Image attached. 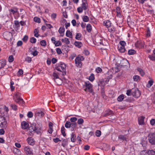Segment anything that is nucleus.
Masks as SVG:
<instances>
[{
  "mask_svg": "<svg viewBox=\"0 0 155 155\" xmlns=\"http://www.w3.org/2000/svg\"><path fill=\"white\" fill-rule=\"evenodd\" d=\"M148 137L149 143L152 145H155V134L149 133L148 135Z\"/></svg>",
  "mask_w": 155,
  "mask_h": 155,
  "instance_id": "obj_1",
  "label": "nucleus"
},
{
  "mask_svg": "<svg viewBox=\"0 0 155 155\" xmlns=\"http://www.w3.org/2000/svg\"><path fill=\"white\" fill-rule=\"evenodd\" d=\"M85 85L86 88L84 89V90L86 91H89L90 93H92V94L93 95L94 92H93V90L92 89V85L89 81L85 82Z\"/></svg>",
  "mask_w": 155,
  "mask_h": 155,
  "instance_id": "obj_2",
  "label": "nucleus"
},
{
  "mask_svg": "<svg viewBox=\"0 0 155 155\" xmlns=\"http://www.w3.org/2000/svg\"><path fill=\"white\" fill-rule=\"evenodd\" d=\"M84 58L83 56L79 55L77 57L75 60V63L78 67H81L82 66L81 61H83Z\"/></svg>",
  "mask_w": 155,
  "mask_h": 155,
  "instance_id": "obj_3",
  "label": "nucleus"
},
{
  "mask_svg": "<svg viewBox=\"0 0 155 155\" xmlns=\"http://www.w3.org/2000/svg\"><path fill=\"white\" fill-rule=\"evenodd\" d=\"M140 155H155V151L153 150H143L140 153Z\"/></svg>",
  "mask_w": 155,
  "mask_h": 155,
  "instance_id": "obj_4",
  "label": "nucleus"
},
{
  "mask_svg": "<svg viewBox=\"0 0 155 155\" xmlns=\"http://www.w3.org/2000/svg\"><path fill=\"white\" fill-rule=\"evenodd\" d=\"M0 126L5 129L7 127V123L4 117L0 116Z\"/></svg>",
  "mask_w": 155,
  "mask_h": 155,
  "instance_id": "obj_5",
  "label": "nucleus"
},
{
  "mask_svg": "<svg viewBox=\"0 0 155 155\" xmlns=\"http://www.w3.org/2000/svg\"><path fill=\"white\" fill-rule=\"evenodd\" d=\"M3 36L4 38L8 41L11 40L12 39V35L11 32L9 31H6L4 32Z\"/></svg>",
  "mask_w": 155,
  "mask_h": 155,
  "instance_id": "obj_6",
  "label": "nucleus"
},
{
  "mask_svg": "<svg viewBox=\"0 0 155 155\" xmlns=\"http://www.w3.org/2000/svg\"><path fill=\"white\" fill-rule=\"evenodd\" d=\"M20 93L17 92L15 94V95L13 96L14 100L16 103H19L21 101L22 103L24 102L23 99L20 98Z\"/></svg>",
  "mask_w": 155,
  "mask_h": 155,
  "instance_id": "obj_7",
  "label": "nucleus"
},
{
  "mask_svg": "<svg viewBox=\"0 0 155 155\" xmlns=\"http://www.w3.org/2000/svg\"><path fill=\"white\" fill-rule=\"evenodd\" d=\"M132 95L136 98H138L141 95L140 91L137 88L132 89Z\"/></svg>",
  "mask_w": 155,
  "mask_h": 155,
  "instance_id": "obj_8",
  "label": "nucleus"
},
{
  "mask_svg": "<svg viewBox=\"0 0 155 155\" xmlns=\"http://www.w3.org/2000/svg\"><path fill=\"white\" fill-rule=\"evenodd\" d=\"M59 66H60V67L62 70V75L63 76H64L66 74V72L65 71L66 66L65 64L64 63H61Z\"/></svg>",
  "mask_w": 155,
  "mask_h": 155,
  "instance_id": "obj_9",
  "label": "nucleus"
},
{
  "mask_svg": "<svg viewBox=\"0 0 155 155\" xmlns=\"http://www.w3.org/2000/svg\"><path fill=\"white\" fill-rule=\"evenodd\" d=\"M24 150L27 155H33L32 150L29 147H25Z\"/></svg>",
  "mask_w": 155,
  "mask_h": 155,
  "instance_id": "obj_10",
  "label": "nucleus"
},
{
  "mask_svg": "<svg viewBox=\"0 0 155 155\" xmlns=\"http://www.w3.org/2000/svg\"><path fill=\"white\" fill-rule=\"evenodd\" d=\"M145 118V117L143 116H141L138 118V124L139 125H143L144 124V120Z\"/></svg>",
  "mask_w": 155,
  "mask_h": 155,
  "instance_id": "obj_11",
  "label": "nucleus"
},
{
  "mask_svg": "<svg viewBox=\"0 0 155 155\" xmlns=\"http://www.w3.org/2000/svg\"><path fill=\"white\" fill-rule=\"evenodd\" d=\"M27 140L30 145L33 146L35 144V141L34 140L33 138L32 137L28 138Z\"/></svg>",
  "mask_w": 155,
  "mask_h": 155,
  "instance_id": "obj_12",
  "label": "nucleus"
},
{
  "mask_svg": "<svg viewBox=\"0 0 155 155\" xmlns=\"http://www.w3.org/2000/svg\"><path fill=\"white\" fill-rule=\"evenodd\" d=\"M41 127L39 125H36L34 131H35L37 134L41 133Z\"/></svg>",
  "mask_w": 155,
  "mask_h": 155,
  "instance_id": "obj_13",
  "label": "nucleus"
},
{
  "mask_svg": "<svg viewBox=\"0 0 155 155\" xmlns=\"http://www.w3.org/2000/svg\"><path fill=\"white\" fill-rule=\"evenodd\" d=\"M21 126L22 129H26L28 128L29 126L28 124L25 121H23L21 123Z\"/></svg>",
  "mask_w": 155,
  "mask_h": 155,
  "instance_id": "obj_14",
  "label": "nucleus"
},
{
  "mask_svg": "<svg viewBox=\"0 0 155 155\" xmlns=\"http://www.w3.org/2000/svg\"><path fill=\"white\" fill-rule=\"evenodd\" d=\"M65 31L64 28V26L61 27L58 30V32L61 34V36H63Z\"/></svg>",
  "mask_w": 155,
  "mask_h": 155,
  "instance_id": "obj_15",
  "label": "nucleus"
},
{
  "mask_svg": "<svg viewBox=\"0 0 155 155\" xmlns=\"http://www.w3.org/2000/svg\"><path fill=\"white\" fill-rule=\"evenodd\" d=\"M113 114V111L110 110H107L105 111L104 116L107 117L110 115H112Z\"/></svg>",
  "mask_w": 155,
  "mask_h": 155,
  "instance_id": "obj_16",
  "label": "nucleus"
},
{
  "mask_svg": "<svg viewBox=\"0 0 155 155\" xmlns=\"http://www.w3.org/2000/svg\"><path fill=\"white\" fill-rule=\"evenodd\" d=\"M36 124L35 123H33L31 125L30 127H29V129L30 131L31 132L34 131L35 129V128Z\"/></svg>",
  "mask_w": 155,
  "mask_h": 155,
  "instance_id": "obj_17",
  "label": "nucleus"
},
{
  "mask_svg": "<svg viewBox=\"0 0 155 155\" xmlns=\"http://www.w3.org/2000/svg\"><path fill=\"white\" fill-rule=\"evenodd\" d=\"M111 24L110 21L108 20L104 22V25L107 28H109V27L111 25Z\"/></svg>",
  "mask_w": 155,
  "mask_h": 155,
  "instance_id": "obj_18",
  "label": "nucleus"
},
{
  "mask_svg": "<svg viewBox=\"0 0 155 155\" xmlns=\"http://www.w3.org/2000/svg\"><path fill=\"white\" fill-rule=\"evenodd\" d=\"M0 64L2 67L4 68L6 64V62L5 60L2 59L0 60Z\"/></svg>",
  "mask_w": 155,
  "mask_h": 155,
  "instance_id": "obj_19",
  "label": "nucleus"
},
{
  "mask_svg": "<svg viewBox=\"0 0 155 155\" xmlns=\"http://www.w3.org/2000/svg\"><path fill=\"white\" fill-rule=\"evenodd\" d=\"M87 3L85 2H82L81 6V7L83 10H86L87 8Z\"/></svg>",
  "mask_w": 155,
  "mask_h": 155,
  "instance_id": "obj_20",
  "label": "nucleus"
},
{
  "mask_svg": "<svg viewBox=\"0 0 155 155\" xmlns=\"http://www.w3.org/2000/svg\"><path fill=\"white\" fill-rule=\"evenodd\" d=\"M74 44L78 48H81L82 46V44L80 41H75Z\"/></svg>",
  "mask_w": 155,
  "mask_h": 155,
  "instance_id": "obj_21",
  "label": "nucleus"
},
{
  "mask_svg": "<svg viewBox=\"0 0 155 155\" xmlns=\"http://www.w3.org/2000/svg\"><path fill=\"white\" fill-rule=\"evenodd\" d=\"M153 83V79H150V80L148 81V83L147 85V87L149 88H150L151 86L152 85Z\"/></svg>",
  "mask_w": 155,
  "mask_h": 155,
  "instance_id": "obj_22",
  "label": "nucleus"
},
{
  "mask_svg": "<svg viewBox=\"0 0 155 155\" xmlns=\"http://www.w3.org/2000/svg\"><path fill=\"white\" fill-rule=\"evenodd\" d=\"M118 138L123 141H126L127 138V136L126 135H120L118 136Z\"/></svg>",
  "mask_w": 155,
  "mask_h": 155,
  "instance_id": "obj_23",
  "label": "nucleus"
},
{
  "mask_svg": "<svg viewBox=\"0 0 155 155\" xmlns=\"http://www.w3.org/2000/svg\"><path fill=\"white\" fill-rule=\"evenodd\" d=\"M66 35L68 37L71 38H72V34L71 32H70V31L67 30V31L66 33Z\"/></svg>",
  "mask_w": 155,
  "mask_h": 155,
  "instance_id": "obj_24",
  "label": "nucleus"
},
{
  "mask_svg": "<svg viewBox=\"0 0 155 155\" xmlns=\"http://www.w3.org/2000/svg\"><path fill=\"white\" fill-rule=\"evenodd\" d=\"M13 151L14 153L16 154L17 155H20L21 154V152L19 149L17 148H15L14 149Z\"/></svg>",
  "mask_w": 155,
  "mask_h": 155,
  "instance_id": "obj_25",
  "label": "nucleus"
},
{
  "mask_svg": "<svg viewBox=\"0 0 155 155\" xmlns=\"http://www.w3.org/2000/svg\"><path fill=\"white\" fill-rule=\"evenodd\" d=\"M61 41L62 42H64L65 44L67 45L69 44L70 43V41L67 38H65L64 39H62Z\"/></svg>",
  "mask_w": 155,
  "mask_h": 155,
  "instance_id": "obj_26",
  "label": "nucleus"
},
{
  "mask_svg": "<svg viewBox=\"0 0 155 155\" xmlns=\"http://www.w3.org/2000/svg\"><path fill=\"white\" fill-rule=\"evenodd\" d=\"M86 29L88 32H90L92 30V27L90 24H87L86 26Z\"/></svg>",
  "mask_w": 155,
  "mask_h": 155,
  "instance_id": "obj_27",
  "label": "nucleus"
},
{
  "mask_svg": "<svg viewBox=\"0 0 155 155\" xmlns=\"http://www.w3.org/2000/svg\"><path fill=\"white\" fill-rule=\"evenodd\" d=\"M137 71L140 72V74L141 76H143L145 73L140 68H138L137 69Z\"/></svg>",
  "mask_w": 155,
  "mask_h": 155,
  "instance_id": "obj_28",
  "label": "nucleus"
},
{
  "mask_svg": "<svg viewBox=\"0 0 155 155\" xmlns=\"http://www.w3.org/2000/svg\"><path fill=\"white\" fill-rule=\"evenodd\" d=\"M77 126L76 123H72L71 124V127L73 128L72 131L74 130Z\"/></svg>",
  "mask_w": 155,
  "mask_h": 155,
  "instance_id": "obj_29",
  "label": "nucleus"
},
{
  "mask_svg": "<svg viewBox=\"0 0 155 155\" xmlns=\"http://www.w3.org/2000/svg\"><path fill=\"white\" fill-rule=\"evenodd\" d=\"M94 75L93 74H91L89 77V80L91 81H93L94 79Z\"/></svg>",
  "mask_w": 155,
  "mask_h": 155,
  "instance_id": "obj_30",
  "label": "nucleus"
},
{
  "mask_svg": "<svg viewBox=\"0 0 155 155\" xmlns=\"http://www.w3.org/2000/svg\"><path fill=\"white\" fill-rule=\"evenodd\" d=\"M118 48V50L120 52L123 53L125 51V49L124 46H120V47Z\"/></svg>",
  "mask_w": 155,
  "mask_h": 155,
  "instance_id": "obj_31",
  "label": "nucleus"
},
{
  "mask_svg": "<svg viewBox=\"0 0 155 155\" xmlns=\"http://www.w3.org/2000/svg\"><path fill=\"white\" fill-rule=\"evenodd\" d=\"M140 76L138 75H135L133 77V79L134 81H140Z\"/></svg>",
  "mask_w": 155,
  "mask_h": 155,
  "instance_id": "obj_32",
  "label": "nucleus"
},
{
  "mask_svg": "<svg viewBox=\"0 0 155 155\" xmlns=\"http://www.w3.org/2000/svg\"><path fill=\"white\" fill-rule=\"evenodd\" d=\"M124 97L123 94H122L119 96L117 98V100L119 101H121L124 99Z\"/></svg>",
  "mask_w": 155,
  "mask_h": 155,
  "instance_id": "obj_33",
  "label": "nucleus"
},
{
  "mask_svg": "<svg viewBox=\"0 0 155 155\" xmlns=\"http://www.w3.org/2000/svg\"><path fill=\"white\" fill-rule=\"evenodd\" d=\"M56 82L58 85H60L62 83V81L59 78L58 79L54 80Z\"/></svg>",
  "mask_w": 155,
  "mask_h": 155,
  "instance_id": "obj_34",
  "label": "nucleus"
},
{
  "mask_svg": "<svg viewBox=\"0 0 155 155\" xmlns=\"http://www.w3.org/2000/svg\"><path fill=\"white\" fill-rule=\"evenodd\" d=\"M83 20L85 22H87L89 20V18L87 16H85L83 18Z\"/></svg>",
  "mask_w": 155,
  "mask_h": 155,
  "instance_id": "obj_35",
  "label": "nucleus"
},
{
  "mask_svg": "<svg viewBox=\"0 0 155 155\" xmlns=\"http://www.w3.org/2000/svg\"><path fill=\"white\" fill-rule=\"evenodd\" d=\"M108 28V31L110 32L114 31L115 30V28L114 27L111 25H110V27H109V28Z\"/></svg>",
  "mask_w": 155,
  "mask_h": 155,
  "instance_id": "obj_36",
  "label": "nucleus"
},
{
  "mask_svg": "<svg viewBox=\"0 0 155 155\" xmlns=\"http://www.w3.org/2000/svg\"><path fill=\"white\" fill-rule=\"evenodd\" d=\"M136 51L133 49L130 50L128 51V54L130 55H132L135 53Z\"/></svg>",
  "mask_w": 155,
  "mask_h": 155,
  "instance_id": "obj_37",
  "label": "nucleus"
},
{
  "mask_svg": "<svg viewBox=\"0 0 155 155\" xmlns=\"http://www.w3.org/2000/svg\"><path fill=\"white\" fill-rule=\"evenodd\" d=\"M65 129L64 127H62L61 128V132L64 136H65L66 134L65 133Z\"/></svg>",
  "mask_w": 155,
  "mask_h": 155,
  "instance_id": "obj_38",
  "label": "nucleus"
},
{
  "mask_svg": "<svg viewBox=\"0 0 155 155\" xmlns=\"http://www.w3.org/2000/svg\"><path fill=\"white\" fill-rule=\"evenodd\" d=\"M71 123L69 121H67L65 124V126L66 128H69L71 127Z\"/></svg>",
  "mask_w": 155,
  "mask_h": 155,
  "instance_id": "obj_39",
  "label": "nucleus"
},
{
  "mask_svg": "<svg viewBox=\"0 0 155 155\" xmlns=\"http://www.w3.org/2000/svg\"><path fill=\"white\" fill-rule=\"evenodd\" d=\"M148 57L151 60L153 61L155 60V55L153 54L149 55Z\"/></svg>",
  "mask_w": 155,
  "mask_h": 155,
  "instance_id": "obj_40",
  "label": "nucleus"
},
{
  "mask_svg": "<svg viewBox=\"0 0 155 155\" xmlns=\"http://www.w3.org/2000/svg\"><path fill=\"white\" fill-rule=\"evenodd\" d=\"M37 114H38L39 117H43L44 115V113L41 111L38 112L37 113Z\"/></svg>",
  "mask_w": 155,
  "mask_h": 155,
  "instance_id": "obj_41",
  "label": "nucleus"
},
{
  "mask_svg": "<svg viewBox=\"0 0 155 155\" xmlns=\"http://www.w3.org/2000/svg\"><path fill=\"white\" fill-rule=\"evenodd\" d=\"M40 43L42 46H45L46 45V42L45 40H42L41 41Z\"/></svg>",
  "mask_w": 155,
  "mask_h": 155,
  "instance_id": "obj_42",
  "label": "nucleus"
},
{
  "mask_svg": "<svg viewBox=\"0 0 155 155\" xmlns=\"http://www.w3.org/2000/svg\"><path fill=\"white\" fill-rule=\"evenodd\" d=\"M75 140V136L73 134H71V140L72 142H74Z\"/></svg>",
  "mask_w": 155,
  "mask_h": 155,
  "instance_id": "obj_43",
  "label": "nucleus"
},
{
  "mask_svg": "<svg viewBox=\"0 0 155 155\" xmlns=\"http://www.w3.org/2000/svg\"><path fill=\"white\" fill-rule=\"evenodd\" d=\"M38 30L37 29H35L34 30V36L36 37H38Z\"/></svg>",
  "mask_w": 155,
  "mask_h": 155,
  "instance_id": "obj_44",
  "label": "nucleus"
},
{
  "mask_svg": "<svg viewBox=\"0 0 155 155\" xmlns=\"http://www.w3.org/2000/svg\"><path fill=\"white\" fill-rule=\"evenodd\" d=\"M53 76L54 77V80L59 78V77L58 74L55 72L53 73Z\"/></svg>",
  "mask_w": 155,
  "mask_h": 155,
  "instance_id": "obj_45",
  "label": "nucleus"
},
{
  "mask_svg": "<svg viewBox=\"0 0 155 155\" xmlns=\"http://www.w3.org/2000/svg\"><path fill=\"white\" fill-rule=\"evenodd\" d=\"M81 34L79 33H77L76 37H75V38L76 39L80 40L81 36Z\"/></svg>",
  "mask_w": 155,
  "mask_h": 155,
  "instance_id": "obj_46",
  "label": "nucleus"
},
{
  "mask_svg": "<svg viewBox=\"0 0 155 155\" xmlns=\"http://www.w3.org/2000/svg\"><path fill=\"white\" fill-rule=\"evenodd\" d=\"M84 122L83 119L80 118L78 120L77 123L79 124H81L84 123Z\"/></svg>",
  "mask_w": 155,
  "mask_h": 155,
  "instance_id": "obj_47",
  "label": "nucleus"
},
{
  "mask_svg": "<svg viewBox=\"0 0 155 155\" xmlns=\"http://www.w3.org/2000/svg\"><path fill=\"white\" fill-rule=\"evenodd\" d=\"M8 61L9 62H12L14 61V58L13 55H10L8 58Z\"/></svg>",
  "mask_w": 155,
  "mask_h": 155,
  "instance_id": "obj_48",
  "label": "nucleus"
},
{
  "mask_svg": "<svg viewBox=\"0 0 155 155\" xmlns=\"http://www.w3.org/2000/svg\"><path fill=\"white\" fill-rule=\"evenodd\" d=\"M101 134V132L100 130H97L96 131L95 133V135L97 137H99L100 136Z\"/></svg>",
  "mask_w": 155,
  "mask_h": 155,
  "instance_id": "obj_49",
  "label": "nucleus"
},
{
  "mask_svg": "<svg viewBox=\"0 0 155 155\" xmlns=\"http://www.w3.org/2000/svg\"><path fill=\"white\" fill-rule=\"evenodd\" d=\"M9 12H10L11 14H14L15 13H16L17 11V9H11L9 10Z\"/></svg>",
  "mask_w": 155,
  "mask_h": 155,
  "instance_id": "obj_50",
  "label": "nucleus"
},
{
  "mask_svg": "<svg viewBox=\"0 0 155 155\" xmlns=\"http://www.w3.org/2000/svg\"><path fill=\"white\" fill-rule=\"evenodd\" d=\"M30 41L32 43H35L36 42V40L34 37H32L30 38Z\"/></svg>",
  "mask_w": 155,
  "mask_h": 155,
  "instance_id": "obj_51",
  "label": "nucleus"
},
{
  "mask_svg": "<svg viewBox=\"0 0 155 155\" xmlns=\"http://www.w3.org/2000/svg\"><path fill=\"white\" fill-rule=\"evenodd\" d=\"M99 85L104 86L105 85V83L104 80L100 81L98 84Z\"/></svg>",
  "mask_w": 155,
  "mask_h": 155,
  "instance_id": "obj_52",
  "label": "nucleus"
},
{
  "mask_svg": "<svg viewBox=\"0 0 155 155\" xmlns=\"http://www.w3.org/2000/svg\"><path fill=\"white\" fill-rule=\"evenodd\" d=\"M126 94L128 96L131 95L132 94V89L127 90L126 92Z\"/></svg>",
  "mask_w": 155,
  "mask_h": 155,
  "instance_id": "obj_53",
  "label": "nucleus"
},
{
  "mask_svg": "<svg viewBox=\"0 0 155 155\" xmlns=\"http://www.w3.org/2000/svg\"><path fill=\"white\" fill-rule=\"evenodd\" d=\"M120 44L121 45V46H125L126 45V43L123 41H121L119 42Z\"/></svg>",
  "mask_w": 155,
  "mask_h": 155,
  "instance_id": "obj_54",
  "label": "nucleus"
},
{
  "mask_svg": "<svg viewBox=\"0 0 155 155\" xmlns=\"http://www.w3.org/2000/svg\"><path fill=\"white\" fill-rule=\"evenodd\" d=\"M146 35L147 37H150V32L149 28H147V30Z\"/></svg>",
  "mask_w": 155,
  "mask_h": 155,
  "instance_id": "obj_55",
  "label": "nucleus"
},
{
  "mask_svg": "<svg viewBox=\"0 0 155 155\" xmlns=\"http://www.w3.org/2000/svg\"><path fill=\"white\" fill-rule=\"evenodd\" d=\"M77 119L76 117H73L71 118L70 119V121L72 123H75V122L77 121Z\"/></svg>",
  "mask_w": 155,
  "mask_h": 155,
  "instance_id": "obj_56",
  "label": "nucleus"
},
{
  "mask_svg": "<svg viewBox=\"0 0 155 155\" xmlns=\"http://www.w3.org/2000/svg\"><path fill=\"white\" fill-rule=\"evenodd\" d=\"M147 143V141H142V142L141 143V144H142L143 147H146Z\"/></svg>",
  "mask_w": 155,
  "mask_h": 155,
  "instance_id": "obj_57",
  "label": "nucleus"
},
{
  "mask_svg": "<svg viewBox=\"0 0 155 155\" xmlns=\"http://www.w3.org/2000/svg\"><path fill=\"white\" fill-rule=\"evenodd\" d=\"M34 21L35 22H37L38 23H40V18L37 17H35L34 18Z\"/></svg>",
  "mask_w": 155,
  "mask_h": 155,
  "instance_id": "obj_58",
  "label": "nucleus"
},
{
  "mask_svg": "<svg viewBox=\"0 0 155 155\" xmlns=\"http://www.w3.org/2000/svg\"><path fill=\"white\" fill-rule=\"evenodd\" d=\"M11 107L12 108L15 110H16L17 109V106L15 104H12L11 105Z\"/></svg>",
  "mask_w": 155,
  "mask_h": 155,
  "instance_id": "obj_59",
  "label": "nucleus"
},
{
  "mask_svg": "<svg viewBox=\"0 0 155 155\" xmlns=\"http://www.w3.org/2000/svg\"><path fill=\"white\" fill-rule=\"evenodd\" d=\"M54 44L56 46H58L61 45V41H57V42H56H56H55V44Z\"/></svg>",
  "mask_w": 155,
  "mask_h": 155,
  "instance_id": "obj_60",
  "label": "nucleus"
},
{
  "mask_svg": "<svg viewBox=\"0 0 155 155\" xmlns=\"http://www.w3.org/2000/svg\"><path fill=\"white\" fill-rule=\"evenodd\" d=\"M33 115V113L31 112H29L27 114V116L29 118H31L32 117Z\"/></svg>",
  "mask_w": 155,
  "mask_h": 155,
  "instance_id": "obj_61",
  "label": "nucleus"
},
{
  "mask_svg": "<svg viewBox=\"0 0 155 155\" xmlns=\"http://www.w3.org/2000/svg\"><path fill=\"white\" fill-rule=\"evenodd\" d=\"M96 71L97 73H101L102 71V70L101 68L100 67H97L96 69Z\"/></svg>",
  "mask_w": 155,
  "mask_h": 155,
  "instance_id": "obj_62",
  "label": "nucleus"
},
{
  "mask_svg": "<svg viewBox=\"0 0 155 155\" xmlns=\"http://www.w3.org/2000/svg\"><path fill=\"white\" fill-rule=\"evenodd\" d=\"M23 74V70L21 69H19L18 72V75H21Z\"/></svg>",
  "mask_w": 155,
  "mask_h": 155,
  "instance_id": "obj_63",
  "label": "nucleus"
},
{
  "mask_svg": "<svg viewBox=\"0 0 155 155\" xmlns=\"http://www.w3.org/2000/svg\"><path fill=\"white\" fill-rule=\"evenodd\" d=\"M150 123L152 125H154L155 124V119H152L150 121Z\"/></svg>",
  "mask_w": 155,
  "mask_h": 155,
  "instance_id": "obj_64",
  "label": "nucleus"
}]
</instances>
